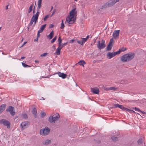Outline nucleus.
I'll list each match as a JSON object with an SVG mask.
<instances>
[{"label": "nucleus", "mask_w": 146, "mask_h": 146, "mask_svg": "<svg viewBox=\"0 0 146 146\" xmlns=\"http://www.w3.org/2000/svg\"><path fill=\"white\" fill-rule=\"evenodd\" d=\"M47 54H48V53H47L45 52V53H44L41 54L40 55V56H41V57L45 56H46L47 55Z\"/></svg>", "instance_id": "36"}, {"label": "nucleus", "mask_w": 146, "mask_h": 146, "mask_svg": "<svg viewBox=\"0 0 146 146\" xmlns=\"http://www.w3.org/2000/svg\"><path fill=\"white\" fill-rule=\"evenodd\" d=\"M53 25H52L51 26V27H53Z\"/></svg>", "instance_id": "61"}, {"label": "nucleus", "mask_w": 146, "mask_h": 146, "mask_svg": "<svg viewBox=\"0 0 146 146\" xmlns=\"http://www.w3.org/2000/svg\"><path fill=\"white\" fill-rule=\"evenodd\" d=\"M57 74L58 76L60 77H61L63 79H64L66 77L67 75L66 74H64V73H61L60 72H58Z\"/></svg>", "instance_id": "13"}, {"label": "nucleus", "mask_w": 146, "mask_h": 146, "mask_svg": "<svg viewBox=\"0 0 146 146\" xmlns=\"http://www.w3.org/2000/svg\"><path fill=\"white\" fill-rule=\"evenodd\" d=\"M78 64L82 66V60H80L78 63H76V65H77Z\"/></svg>", "instance_id": "39"}, {"label": "nucleus", "mask_w": 146, "mask_h": 146, "mask_svg": "<svg viewBox=\"0 0 146 146\" xmlns=\"http://www.w3.org/2000/svg\"><path fill=\"white\" fill-rule=\"evenodd\" d=\"M64 24L63 21V20H62V23H61V27H60V28L61 29H64Z\"/></svg>", "instance_id": "30"}, {"label": "nucleus", "mask_w": 146, "mask_h": 146, "mask_svg": "<svg viewBox=\"0 0 146 146\" xmlns=\"http://www.w3.org/2000/svg\"><path fill=\"white\" fill-rule=\"evenodd\" d=\"M50 129L47 127H45L44 128L41 129L40 133V135L43 136L47 135L49 133Z\"/></svg>", "instance_id": "6"}, {"label": "nucleus", "mask_w": 146, "mask_h": 146, "mask_svg": "<svg viewBox=\"0 0 146 146\" xmlns=\"http://www.w3.org/2000/svg\"><path fill=\"white\" fill-rule=\"evenodd\" d=\"M42 0H38V7L37 8L40 9L41 7V3Z\"/></svg>", "instance_id": "23"}, {"label": "nucleus", "mask_w": 146, "mask_h": 146, "mask_svg": "<svg viewBox=\"0 0 146 146\" xmlns=\"http://www.w3.org/2000/svg\"><path fill=\"white\" fill-rule=\"evenodd\" d=\"M77 42L78 43L82 45V41H77Z\"/></svg>", "instance_id": "45"}, {"label": "nucleus", "mask_w": 146, "mask_h": 146, "mask_svg": "<svg viewBox=\"0 0 146 146\" xmlns=\"http://www.w3.org/2000/svg\"><path fill=\"white\" fill-rule=\"evenodd\" d=\"M58 46L61 44V42H62V40L61 39L60 37V36L59 37L58 39Z\"/></svg>", "instance_id": "27"}, {"label": "nucleus", "mask_w": 146, "mask_h": 146, "mask_svg": "<svg viewBox=\"0 0 146 146\" xmlns=\"http://www.w3.org/2000/svg\"><path fill=\"white\" fill-rule=\"evenodd\" d=\"M33 7V5L32 4L31 5L29 9L28 10V12L29 13H30L32 10V8Z\"/></svg>", "instance_id": "26"}, {"label": "nucleus", "mask_w": 146, "mask_h": 146, "mask_svg": "<svg viewBox=\"0 0 146 146\" xmlns=\"http://www.w3.org/2000/svg\"><path fill=\"white\" fill-rule=\"evenodd\" d=\"M23 66L24 67H26L29 66L28 65H27L24 63H22Z\"/></svg>", "instance_id": "43"}, {"label": "nucleus", "mask_w": 146, "mask_h": 146, "mask_svg": "<svg viewBox=\"0 0 146 146\" xmlns=\"http://www.w3.org/2000/svg\"><path fill=\"white\" fill-rule=\"evenodd\" d=\"M67 44V42H66L64 43L61 44L59 46L62 49V48L64 46L66 45Z\"/></svg>", "instance_id": "25"}, {"label": "nucleus", "mask_w": 146, "mask_h": 146, "mask_svg": "<svg viewBox=\"0 0 146 146\" xmlns=\"http://www.w3.org/2000/svg\"><path fill=\"white\" fill-rule=\"evenodd\" d=\"M23 38L22 39V41H23Z\"/></svg>", "instance_id": "64"}, {"label": "nucleus", "mask_w": 146, "mask_h": 146, "mask_svg": "<svg viewBox=\"0 0 146 146\" xmlns=\"http://www.w3.org/2000/svg\"><path fill=\"white\" fill-rule=\"evenodd\" d=\"M55 10L54 9L53 11V12H52V14L50 16V17H52L54 14V13H55Z\"/></svg>", "instance_id": "46"}, {"label": "nucleus", "mask_w": 146, "mask_h": 146, "mask_svg": "<svg viewBox=\"0 0 146 146\" xmlns=\"http://www.w3.org/2000/svg\"><path fill=\"white\" fill-rule=\"evenodd\" d=\"M42 98L40 99V100H45V99L43 97H41Z\"/></svg>", "instance_id": "54"}, {"label": "nucleus", "mask_w": 146, "mask_h": 146, "mask_svg": "<svg viewBox=\"0 0 146 146\" xmlns=\"http://www.w3.org/2000/svg\"><path fill=\"white\" fill-rule=\"evenodd\" d=\"M121 83L122 84L123 82V81H121Z\"/></svg>", "instance_id": "60"}, {"label": "nucleus", "mask_w": 146, "mask_h": 146, "mask_svg": "<svg viewBox=\"0 0 146 146\" xmlns=\"http://www.w3.org/2000/svg\"><path fill=\"white\" fill-rule=\"evenodd\" d=\"M86 64V63L84 60H83V67L84 66V65L83 64Z\"/></svg>", "instance_id": "48"}, {"label": "nucleus", "mask_w": 146, "mask_h": 146, "mask_svg": "<svg viewBox=\"0 0 146 146\" xmlns=\"http://www.w3.org/2000/svg\"><path fill=\"white\" fill-rule=\"evenodd\" d=\"M27 43V42H25L21 46V47H23L25 44Z\"/></svg>", "instance_id": "47"}, {"label": "nucleus", "mask_w": 146, "mask_h": 146, "mask_svg": "<svg viewBox=\"0 0 146 146\" xmlns=\"http://www.w3.org/2000/svg\"><path fill=\"white\" fill-rule=\"evenodd\" d=\"M119 33V30H115L113 31V37L115 39L118 37Z\"/></svg>", "instance_id": "12"}, {"label": "nucleus", "mask_w": 146, "mask_h": 146, "mask_svg": "<svg viewBox=\"0 0 146 146\" xmlns=\"http://www.w3.org/2000/svg\"><path fill=\"white\" fill-rule=\"evenodd\" d=\"M76 14L75 9H73L70 12L69 15L66 18V21L69 24L73 23L75 21L74 16Z\"/></svg>", "instance_id": "1"}, {"label": "nucleus", "mask_w": 146, "mask_h": 146, "mask_svg": "<svg viewBox=\"0 0 146 146\" xmlns=\"http://www.w3.org/2000/svg\"><path fill=\"white\" fill-rule=\"evenodd\" d=\"M113 46V44H108L106 47V50L107 51L110 50Z\"/></svg>", "instance_id": "20"}, {"label": "nucleus", "mask_w": 146, "mask_h": 146, "mask_svg": "<svg viewBox=\"0 0 146 146\" xmlns=\"http://www.w3.org/2000/svg\"><path fill=\"white\" fill-rule=\"evenodd\" d=\"M51 142V140L49 139H47L42 142V144L44 145H47Z\"/></svg>", "instance_id": "19"}, {"label": "nucleus", "mask_w": 146, "mask_h": 146, "mask_svg": "<svg viewBox=\"0 0 146 146\" xmlns=\"http://www.w3.org/2000/svg\"><path fill=\"white\" fill-rule=\"evenodd\" d=\"M106 56L109 59H110L115 56L113 52L111 53L110 52L107 53Z\"/></svg>", "instance_id": "14"}, {"label": "nucleus", "mask_w": 146, "mask_h": 146, "mask_svg": "<svg viewBox=\"0 0 146 146\" xmlns=\"http://www.w3.org/2000/svg\"><path fill=\"white\" fill-rule=\"evenodd\" d=\"M105 41L102 39L101 41H98V44L97 46L99 49L101 50L102 49L104 48L106 46L105 44Z\"/></svg>", "instance_id": "7"}, {"label": "nucleus", "mask_w": 146, "mask_h": 146, "mask_svg": "<svg viewBox=\"0 0 146 146\" xmlns=\"http://www.w3.org/2000/svg\"><path fill=\"white\" fill-rule=\"evenodd\" d=\"M135 54L133 53L126 54L122 56L121 58V61L123 62L129 61L134 57Z\"/></svg>", "instance_id": "2"}, {"label": "nucleus", "mask_w": 146, "mask_h": 146, "mask_svg": "<svg viewBox=\"0 0 146 146\" xmlns=\"http://www.w3.org/2000/svg\"><path fill=\"white\" fill-rule=\"evenodd\" d=\"M8 5H7L6 6L5 9L7 10L8 9Z\"/></svg>", "instance_id": "52"}, {"label": "nucleus", "mask_w": 146, "mask_h": 146, "mask_svg": "<svg viewBox=\"0 0 146 146\" xmlns=\"http://www.w3.org/2000/svg\"><path fill=\"white\" fill-rule=\"evenodd\" d=\"M113 40L112 38L110 39V42L108 44H111L113 45Z\"/></svg>", "instance_id": "35"}, {"label": "nucleus", "mask_w": 146, "mask_h": 146, "mask_svg": "<svg viewBox=\"0 0 146 146\" xmlns=\"http://www.w3.org/2000/svg\"><path fill=\"white\" fill-rule=\"evenodd\" d=\"M91 91L94 94H98L99 92V89L97 87L92 88L91 89Z\"/></svg>", "instance_id": "10"}, {"label": "nucleus", "mask_w": 146, "mask_h": 146, "mask_svg": "<svg viewBox=\"0 0 146 146\" xmlns=\"http://www.w3.org/2000/svg\"><path fill=\"white\" fill-rule=\"evenodd\" d=\"M29 124L30 123L28 121H24L21 123L20 126L21 127V129L24 130L27 128L29 126Z\"/></svg>", "instance_id": "8"}, {"label": "nucleus", "mask_w": 146, "mask_h": 146, "mask_svg": "<svg viewBox=\"0 0 146 146\" xmlns=\"http://www.w3.org/2000/svg\"><path fill=\"white\" fill-rule=\"evenodd\" d=\"M32 112L34 115L35 117L37 116V111L36 109L35 108L33 109Z\"/></svg>", "instance_id": "22"}, {"label": "nucleus", "mask_w": 146, "mask_h": 146, "mask_svg": "<svg viewBox=\"0 0 146 146\" xmlns=\"http://www.w3.org/2000/svg\"><path fill=\"white\" fill-rule=\"evenodd\" d=\"M35 62L36 63H38L39 62L37 60H35Z\"/></svg>", "instance_id": "56"}, {"label": "nucleus", "mask_w": 146, "mask_h": 146, "mask_svg": "<svg viewBox=\"0 0 146 146\" xmlns=\"http://www.w3.org/2000/svg\"><path fill=\"white\" fill-rule=\"evenodd\" d=\"M117 89V88H115L114 87H110L108 88V90H115Z\"/></svg>", "instance_id": "31"}, {"label": "nucleus", "mask_w": 146, "mask_h": 146, "mask_svg": "<svg viewBox=\"0 0 146 146\" xmlns=\"http://www.w3.org/2000/svg\"><path fill=\"white\" fill-rule=\"evenodd\" d=\"M0 124H3L4 125L6 126L8 128L10 127V122L5 119L0 120Z\"/></svg>", "instance_id": "9"}, {"label": "nucleus", "mask_w": 146, "mask_h": 146, "mask_svg": "<svg viewBox=\"0 0 146 146\" xmlns=\"http://www.w3.org/2000/svg\"><path fill=\"white\" fill-rule=\"evenodd\" d=\"M57 39V36H55L51 41V43H53Z\"/></svg>", "instance_id": "34"}, {"label": "nucleus", "mask_w": 146, "mask_h": 146, "mask_svg": "<svg viewBox=\"0 0 146 146\" xmlns=\"http://www.w3.org/2000/svg\"><path fill=\"white\" fill-rule=\"evenodd\" d=\"M87 39L86 38H83V44L87 40Z\"/></svg>", "instance_id": "41"}, {"label": "nucleus", "mask_w": 146, "mask_h": 146, "mask_svg": "<svg viewBox=\"0 0 146 146\" xmlns=\"http://www.w3.org/2000/svg\"><path fill=\"white\" fill-rule=\"evenodd\" d=\"M123 110L127 111H128L129 112H130L131 111V110H129V109L125 107L124 108Z\"/></svg>", "instance_id": "37"}, {"label": "nucleus", "mask_w": 146, "mask_h": 146, "mask_svg": "<svg viewBox=\"0 0 146 146\" xmlns=\"http://www.w3.org/2000/svg\"><path fill=\"white\" fill-rule=\"evenodd\" d=\"M38 38L37 37V38L36 39H35L34 40V41L35 42L36 41H37L38 40Z\"/></svg>", "instance_id": "49"}, {"label": "nucleus", "mask_w": 146, "mask_h": 146, "mask_svg": "<svg viewBox=\"0 0 146 146\" xmlns=\"http://www.w3.org/2000/svg\"><path fill=\"white\" fill-rule=\"evenodd\" d=\"M40 33H41L38 31V32L37 37L38 38L39 37V36H40Z\"/></svg>", "instance_id": "44"}, {"label": "nucleus", "mask_w": 146, "mask_h": 146, "mask_svg": "<svg viewBox=\"0 0 146 146\" xmlns=\"http://www.w3.org/2000/svg\"><path fill=\"white\" fill-rule=\"evenodd\" d=\"M132 112H133L134 113H135V111H133V110H131L130 113H132Z\"/></svg>", "instance_id": "50"}, {"label": "nucleus", "mask_w": 146, "mask_h": 146, "mask_svg": "<svg viewBox=\"0 0 146 146\" xmlns=\"http://www.w3.org/2000/svg\"><path fill=\"white\" fill-rule=\"evenodd\" d=\"M119 1V0H110L104 4L102 6L101 9H106L108 7H111Z\"/></svg>", "instance_id": "3"}, {"label": "nucleus", "mask_w": 146, "mask_h": 146, "mask_svg": "<svg viewBox=\"0 0 146 146\" xmlns=\"http://www.w3.org/2000/svg\"><path fill=\"white\" fill-rule=\"evenodd\" d=\"M120 51L119 50L118 51H117L115 52H113L114 56H115L116 55L119 54L120 53Z\"/></svg>", "instance_id": "33"}, {"label": "nucleus", "mask_w": 146, "mask_h": 146, "mask_svg": "<svg viewBox=\"0 0 146 146\" xmlns=\"http://www.w3.org/2000/svg\"><path fill=\"white\" fill-rule=\"evenodd\" d=\"M133 108V109H135L136 111H141L140 110L139 108H137L136 107H135L134 108Z\"/></svg>", "instance_id": "42"}, {"label": "nucleus", "mask_w": 146, "mask_h": 146, "mask_svg": "<svg viewBox=\"0 0 146 146\" xmlns=\"http://www.w3.org/2000/svg\"><path fill=\"white\" fill-rule=\"evenodd\" d=\"M54 35V33L53 31L50 32L49 35L47 36V37L50 39H51L52 38Z\"/></svg>", "instance_id": "21"}, {"label": "nucleus", "mask_w": 146, "mask_h": 146, "mask_svg": "<svg viewBox=\"0 0 146 146\" xmlns=\"http://www.w3.org/2000/svg\"><path fill=\"white\" fill-rule=\"evenodd\" d=\"M89 37V35H88L86 37L87 39H88Z\"/></svg>", "instance_id": "57"}, {"label": "nucleus", "mask_w": 146, "mask_h": 146, "mask_svg": "<svg viewBox=\"0 0 146 146\" xmlns=\"http://www.w3.org/2000/svg\"><path fill=\"white\" fill-rule=\"evenodd\" d=\"M46 25V24H45L42 25L38 31L41 33L42 32L44 29Z\"/></svg>", "instance_id": "18"}, {"label": "nucleus", "mask_w": 146, "mask_h": 146, "mask_svg": "<svg viewBox=\"0 0 146 146\" xmlns=\"http://www.w3.org/2000/svg\"><path fill=\"white\" fill-rule=\"evenodd\" d=\"M77 0H74V1H77Z\"/></svg>", "instance_id": "63"}, {"label": "nucleus", "mask_w": 146, "mask_h": 146, "mask_svg": "<svg viewBox=\"0 0 146 146\" xmlns=\"http://www.w3.org/2000/svg\"><path fill=\"white\" fill-rule=\"evenodd\" d=\"M6 106V104H3L0 106V113H1L5 109Z\"/></svg>", "instance_id": "15"}, {"label": "nucleus", "mask_w": 146, "mask_h": 146, "mask_svg": "<svg viewBox=\"0 0 146 146\" xmlns=\"http://www.w3.org/2000/svg\"><path fill=\"white\" fill-rule=\"evenodd\" d=\"M25 58V57L24 56H23L21 57V59H23Z\"/></svg>", "instance_id": "53"}, {"label": "nucleus", "mask_w": 146, "mask_h": 146, "mask_svg": "<svg viewBox=\"0 0 146 146\" xmlns=\"http://www.w3.org/2000/svg\"><path fill=\"white\" fill-rule=\"evenodd\" d=\"M74 40L73 39L71 40H70V42H71V43L73 42H74Z\"/></svg>", "instance_id": "51"}, {"label": "nucleus", "mask_w": 146, "mask_h": 146, "mask_svg": "<svg viewBox=\"0 0 146 146\" xmlns=\"http://www.w3.org/2000/svg\"><path fill=\"white\" fill-rule=\"evenodd\" d=\"M53 48L55 49V46L53 45Z\"/></svg>", "instance_id": "58"}, {"label": "nucleus", "mask_w": 146, "mask_h": 146, "mask_svg": "<svg viewBox=\"0 0 146 146\" xmlns=\"http://www.w3.org/2000/svg\"><path fill=\"white\" fill-rule=\"evenodd\" d=\"M111 138L114 142L118 140V137L114 136H112Z\"/></svg>", "instance_id": "24"}, {"label": "nucleus", "mask_w": 146, "mask_h": 146, "mask_svg": "<svg viewBox=\"0 0 146 146\" xmlns=\"http://www.w3.org/2000/svg\"><path fill=\"white\" fill-rule=\"evenodd\" d=\"M140 112H142V113H143V114L145 113V112L143 111H140Z\"/></svg>", "instance_id": "55"}, {"label": "nucleus", "mask_w": 146, "mask_h": 146, "mask_svg": "<svg viewBox=\"0 0 146 146\" xmlns=\"http://www.w3.org/2000/svg\"><path fill=\"white\" fill-rule=\"evenodd\" d=\"M46 115V113L44 112H42L41 116L42 117H43Z\"/></svg>", "instance_id": "38"}, {"label": "nucleus", "mask_w": 146, "mask_h": 146, "mask_svg": "<svg viewBox=\"0 0 146 146\" xmlns=\"http://www.w3.org/2000/svg\"><path fill=\"white\" fill-rule=\"evenodd\" d=\"M22 117L25 119H27L28 118L27 115L26 114H23L22 115Z\"/></svg>", "instance_id": "32"}, {"label": "nucleus", "mask_w": 146, "mask_h": 146, "mask_svg": "<svg viewBox=\"0 0 146 146\" xmlns=\"http://www.w3.org/2000/svg\"><path fill=\"white\" fill-rule=\"evenodd\" d=\"M8 110L12 115H14L15 114V112L14 111V108L12 106H9L8 109L7 110V111H8Z\"/></svg>", "instance_id": "11"}, {"label": "nucleus", "mask_w": 146, "mask_h": 146, "mask_svg": "<svg viewBox=\"0 0 146 146\" xmlns=\"http://www.w3.org/2000/svg\"><path fill=\"white\" fill-rule=\"evenodd\" d=\"M137 143L139 145L143 143V140L142 138L139 139L137 141Z\"/></svg>", "instance_id": "28"}, {"label": "nucleus", "mask_w": 146, "mask_h": 146, "mask_svg": "<svg viewBox=\"0 0 146 146\" xmlns=\"http://www.w3.org/2000/svg\"><path fill=\"white\" fill-rule=\"evenodd\" d=\"M53 8V7H52L51 8V11L52 9Z\"/></svg>", "instance_id": "59"}, {"label": "nucleus", "mask_w": 146, "mask_h": 146, "mask_svg": "<svg viewBox=\"0 0 146 146\" xmlns=\"http://www.w3.org/2000/svg\"><path fill=\"white\" fill-rule=\"evenodd\" d=\"M96 62V61H95V60H94V62Z\"/></svg>", "instance_id": "62"}, {"label": "nucleus", "mask_w": 146, "mask_h": 146, "mask_svg": "<svg viewBox=\"0 0 146 146\" xmlns=\"http://www.w3.org/2000/svg\"><path fill=\"white\" fill-rule=\"evenodd\" d=\"M115 108H119L123 110L124 107L122 105L118 104H115L114 105Z\"/></svg>", "instance_id": "17"}, {"label": "nucleus", "mask_w": 146, "mask_h": 146, "mask_svg": "<svg viewBox=\"0 0 146 146\" xmlns=\"http://www.w3.org/2000/svg\"><path fill=\"white\" fill-rule=\"evenodd\" d=\"M62 48L58 46L55 52V53L57 55H59L60 54V50Z\"/></svg>", "instance_id": "16"}, {"label": "nucleus", "mask_w": 146, "mask_h": 146, "mask_svg": "<svg viewBox=\"0 0 146 146\" xmlns=\"http://www.w3.org/2000/svg\"><path fill=\"white\" fill-rule=\"evenodd\" d=\"M59 117L60 115L58 113H56L52 116H50L48 118V121L50 123H54Z\"/></svg>", "instance_id": "4"}, {"label": "nucleus", "mask_w": 146, "mask_h": 146, "mask_svg": "<svg viewBox=\"0 0 146 146\" xmlns=\"http://www.w3.org/2000/svg\"><path fill=\"white\" fill-rule=\"evenodd\" d=\"M49 15H46V16L44 18V21H45L46 19L49 17Z\"/></svg>", "instance_id": "40"}, {"label": "nucleus", "mask_w": 146, "mask_h": 146, "mask_svg": "<svg viewBox=\"0 0 146 146\" xmlns=\"http://www.w3.org/2000/svg\"><path fill=\"white\" fill-rule=\"evenodd\" d=\"M127 50V48H125L124 47H122L121 48H120L119 49V50L120 51V53L121 52H124L125 51Z\"/></svg>", "instance_id": "29"}, {"label": "nucleus", "mask_w": 146, "mask_h": 146, "mask_svg": "<svg viewBox=\"0 0 146 146\" xmlns=\"http://www.w3.org/2000/svg\"><path fill=\"white\" fill-rule=\"evenodd\" d=\"M39 12L37 11L35 15H34L32 18H31L30 21L29 23V25L31 26L33 24L34 22V25H35L36 22L38 18L39 15Z\"/></svg>", "instance_id": "5"}]
</instances>
